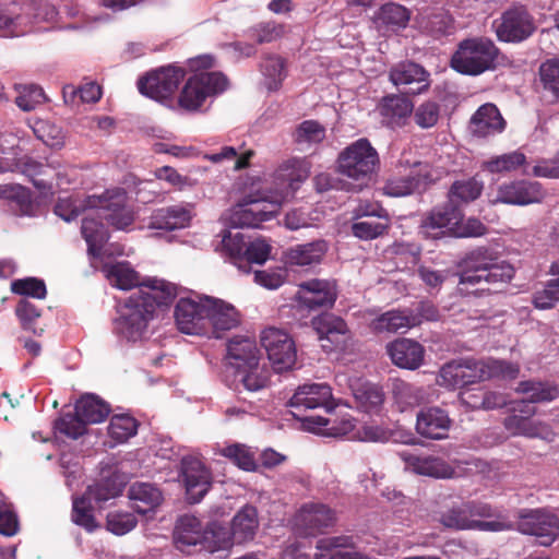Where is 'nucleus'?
Masks as SVG:
<instances>
[{"instance_id":"obj_15","label":"nucleus","mask_w":559,"mask_h":559,"mask_svg":"<svg viewBox=\"0 0 559 559\" xmlns=\"http://www.w3.org/2000/svg\"><path fill=\"white\" fill-rule=\"evenodd\" d=\"M544 198L540 183L536 181H514L499 186L495 193L489 195L492 205L507 204L524 206L538 203Z\"/></svg>"},{"instance_id":"obj_26","label":"nucleus","mask_w":559,"mask_h":559,"mask_svg":"<svg viewBox=\"0 0 559 559\" xmlns=\"http://www.w3.org/2000/svg\"><path fill=\"white\" fill-rule=\"evenodd\" d=\"M414 167L409 175L389 180L383 188L384 193L395 198L405 197L424 189L428 182L432 181L426 170L427 165L415 163Z\"/></svg>"},{"instance_id":"obj_19","label":"nucleus","mask_w":559,"mask_h":559,"mask_svg":"<svg viewBox=\"0 0 559 559\" xmlns=\"http://www.w3.org/2000/svg\"><path fill=\"white\" fill-rule=\"evenodd\" d=\"M335 521V511L321 502L305 503L295 515V525L305 535L324 533Z\"/></svg>"},{"instance_id":"obj_36","label":"nucleus","mask_w":559,"mask_h":559,"mask_svg":"<svg viewBox=\"0 0 559 559\" xmlns=\"http://www.w3.org/2000/svg\"><path fill=\"white\" fill-rule=\"evenodd\" d=\"M128 497L132 508L140 514L155 510L163 501L162 491L148 483L136 481L129 487Z\"/></svg>"},{"instance_id":"obj_13","label":"nucleus","mask_w":559,"mask_h":559,"mask_svg":"<svg viewBox=\"0 0 559 559\" xmlns=\"http://www.w3.org/2000/svg\"><path fill=\"white\" fill-rule=\"evenodd\" d=\"M260 340L276 372L287 371L294 367L297 352L288 333L271 326L262 331Z\"/></svg>"},{"instance_id":"obj_47","label":"nucleus","mask_w":559,"mask_h":559,"mask_svg":"<svg viewBox=\"0 0 559 559\" xmlns=\"http://www.w3.org/2000/svg\"><path fill=\"white\" fill-rule=\"evenodd\" d=\"M139 421L128 414H117L110 418L108 436L115 443H124L136 435Z\"/></svg>"},{"instance_id":"obj_46","label":"nucleus","mask_w":559,"mask_h":559,"mask_svg":"<svg viewBox=\"0 0 559 559\" xmlns=\"http://www.w3.org/2000/svg\"><path fill=\"white\" fill-rule=\"evenodd\" d=\"M127 205V193L122 188L106 190L90 195L84 210H123Z\"/></svg>"},{"instance_id":"obj_21","label":"nucleus","mask_w":559,"mask_h":559,"mask_svg":"<svg viewBox=\"0 0 559 559\" xmlns=\"http://www.w3.org/2000/svg\"><path fill=\"white\" fill-rule=\"evenodd\" d=\"M175 320L178 329L186 334H206L205 298L200 301L181 298L175 308Z\"/></svg>"},{"instance_id":"obj_54","label":"nucleus","mask_w":559,"mask_h":559,"mask_svg":"<svg viewBox=\"0 0 559 559\" xmlns=\"http://www.w3.org/2000/svg\"><path fill=\"white\" fill-rule=\"evenodd\" d=\"M439 521L447 528L464 531L471 530L474 519H469L466 504L463 502L443 511L440 514Z\"/></svg>"},{"instance_id":"obj_27","label":"nucleus","mask_w":559,"mask_h":559,"mask_svg":"<svg viewBox=\"0 0 559 559\" xmlns=\"http://www.w3.org/2000/svg\"><path fill=\"white\" fill-rule=\"evenodd\" d=\"M506 128V121L499 109L493 104L480 106L469 121L471 132L479 138H487L501 133Z\"/></svg>"},{"instance_id":"obj_7","label":"nucleus","mask_w":559,"mask_h":559,"mask_svg":"<svg viewBox=\"0 0 559 559\" xmlns=\"http://www.w3.org/2000/svg\"><path fill=\"white\" fill-rule=\"evenodd\" d=\"M289 406L294 409L292 414L304 421L309 430L328 426L330 419L322 416H307L304 413L308 409L322 407L330 412L332 405V390L326 383L304 384L297 389L289 400Z\"/></svg>"},{"instance_id":"obj_14","label":"nucleus","mask_w":559,"mask_h":559,"mask_svg":"<svg viewBox=\"0 0 559 559\" xmlns=\"http://www.w3.org/2000/svg\"><path fill=\"white\" fill-rule=\"evenodd\" d=\"M185 75L183 69L168 66L141 78L138 90L142 95L163 102L174 94Z\"/></svg>"},{"instance_id":"obj_32","label":"nucleus","mask_w":559,"mask_h":559,"mask_svg":"<svg viewBox=\"0 0 559 559\" xmlns=\"http://www.w3.org/2000/svg\"><path fill=\"white\" fill-rule=\"evenodd\" d=\"M103 272L112 287L128 290L133 287L147 290L145 284L147 280L141 282L140 274L127 261L107 263L103 266Z\"/></svg>"},{"instance_id":"obj_45","label":"nucleus","mask_w":559,"mask_h":559,"mask_svg":"<svg viewBox=\"0 0 559 559\" xmlns=\"http://www.w3.org/2000/svg\"><path fill=\"white\" fill-rule=\"evenodd\" d=\"M218 454L229 460L238 468L246 472H255L258 468L255 453L250 447L242 443L228 444L218 450Z\"/></svg>"},{"instance_id":"obj_28","label":"nucleus","mask_w":559,"mask_h":559,"mask_svg":"<svg viewBox=\"0 0 559 559\" xmlns=\"http://www.w3.org/2000/svg\"><path fill=\"white\" fill-rule=\"evenodd\" d=\"M378 110L382 117L383 123L395 128L406 123L414 110V105L411 99L405 96L388 95L381 99Z\"/></svg>"},{"instance_id":"obj_4","label":"nucleus","mask_w":559,"mask_h":559,"mask_svg":"<svg viewBox=\"0 0 559 559\" xmlns=\"http://www.w3.org/2000/svg\"><path fill=\"white\" fill-rule=\"evenodd\" d=\"M380 157L377 150L365 139H358L340 152L336 160L338 174L365 185L377 174Z\"/></svg>"},{"instance_id":"obj_11","label":"nucleus","mask_w":559,"mask_h":559,"mask_svg":"<svg viewBox=\"0 0 559 559\" xmlns=\"http://www.w3.org/2000/svg\"><path fill=\"white\" fill-rule=\"evenodd\" d=\"M460 364L466 385L490 379L513 380L520 373L519 364L507 360L467 358L460 359Z\"/></svg>"},{"instance_id":"obj_51","label":"nucleus","mask_w":559,"mask_h":559,"mask_svg":"<svg viewBox=\"0 0 559 559\" xmlns=\"http://www.w3.org/2000/svg\"><path fill=\"white\" fill-rule=\"evenodd\" d=\"M526 156L520 151H513L495 156L483 163V168L492 174L511 173L523 166Z\"/></svg>"},{"instance_id":"obj_35","label":"nucleus","mask_w":559,"mask_h":559,"mask_svg":"<svg viewBox=\"0 0 559 559\" xmlns=\"http://www.w3.org/2000/svg\"><path fill=\"white\" fill-rule=\"evenodd\" d=\"M411 12L404 5L389 2L383 4L374 15L378 31L383 33L397 32L407 26Z\"/></svg>"},{"instance_id":"obj_6","label":"nucleus","mask_w":559,"mask_h":559,"mask_svg":"<svg viewBox=\"0 0 559 559\" xmlns=\"http://www.w3.org/2000/svg\"><path fill=\"white\" fill-rule=\"evenodd\" d=\"M74 408V413H66L55 423L57 431L72 439L83 436L87 425L104 421L110 413L109 404L95 394L81 396Z\"/></svg>"},{"instance_id":"obj_50","label":"nucleus","mask_w":559,"mask_h":559,"mask_svg":"<svg viewBox=\"0 0 559 559\" xmlns=\"http://www.w3.org/2000/svg\"><path fill=\"white\" fill-rule=\"evenodd\" d=\"M261 71L269 91H277L287 75L285 61L278 56L265 57L261 63Z\"/></svg>"},{"instance_id":"obj_59","label":"nucleus","mask_w":559,"mask_h":559,"mask_svg":"<svg viewBox=\"0 0 559 559\" xmlns=\"http://www.w3.org/2000/svg\"><path fill=\"white\" fill-rule=\"evenodd\" d=\"M11 292L20 296L44 299L47 295L46 284L37 277H25L11 283Z\"/></svg>"},{"instance_id":"obj_5","label":"nucleus","mask_w":559,"mask_h":559,"mask_svg":"<svg viewBox=\"0 0 559 559\" xmlns=\"http://www.w3.org/2000/svg\"><path fill=\"white\" fill-rule=\"evenodd\" d=\"M499 50L484 37L462 40L451 58V67L465 75H479L496 67Z\"/></svg>"},{"instance_id":"obj_3","label":"nucleus","mask_w":559,"mask_h":559,"mask_svg":"<svg viewBox=\"0 0 559 559\" xmlns=\"http://www.w3.org/2000/svg\"><path fill=\"white\" fill-rule=\"evenodd\" d=\"M309 175L310 163L307 158H289L277 168L271 182L243 195L237 205L245 207L252 204L267 203L280 207L294 194L299 183L305 181Z\"/></svg>"},{"instance_id":"obj_23","label":"nucleus","mask_w":559,"mask_h":559,"mask_svg":"<svg viewBox=\"0 0 559 559\" xmlns=\"http://www.w3.org/2000/svg\"><path fill=\"white\" fill-rule=\"evenodd\" d=\"M298 299L309 309L330 308L336 300V293L330 282L314 278L299 284Z\"/></svg>"},{"instance_id":"obj_48","label":"nucleus","mask_w":559,"mask_h":559,"mask_svg":"<svg viewBox=\"0 0 559 559\" xmlns=\"http://www.w3.org/2000/svg\"><path fill=\"white\" fill-rule=\"evenodd\" d=\"M392 395L402 409L419 405L424 400V391L404 380L392 382Z\"/></svg>"},{"instance_id":"obj_42","label":"nucleus","mask_w":559,"mask_h":559,"mask_svg":"<svg viewBox=\"0 0 559 559\" xmlns=\"http://www.w3.org/2000/svg\"><path fill=\"white\" fill-rule=\"evenodd\" d=\"M362 216H366V221L354 223L352 231L354 236L360 239H373L381 236L390 225V217L388 212H362Z\"/></svg>"},{"instance_id":"obj_24","label":"nucleus","mask_w":559,"mask_h":559,"mask_svg":"<svg viewBox=\"0 0 559 559\" xmlns=\"http://www.w3.org/2000/svg\"><path fill=\"white\" fill-rule=\"evenodd\" d=\"M386 354L395 366L415 370L423 365L425 348L414 340L397 338L386 345Z\"/></svg>"},{"instance_id":"obj_56","label":"nucleus","mask_w":559,"mask_h":559,"mask_svg":"<svg viewBox=\"0 0 559 559\" xmlns=\"http://www.w3.org/2000/svg\"><path fill=\"white\" fill-rule=\"evenodd\" d=\"M313 323L320 340L326 338L335 342L338 335L345 334L347 331L346 322L331 314L322 316Z\"/></svg>"},{"instance_id":"obj_34","label":"nucleus","mask_w":559,"mask_h":559,"mask_svg":"<svg viewBox=\"0 0 559 559\" xmlns=\"http://www.w3.org/2000/svg\"><path fill=\"white\" fill-rule=\"evenodd\" d=\"M328 251V243L324 240L296 245L284 252V260L290 266H307L320 263Z\"/></svg>"},{"instance_id":"obj_20","label":"nucleus","mask_w":559,"mask_h":559,"mask_svg":"<svg viewBox=\"0 0 559 559\" xmlns=\"http://www.w3.org/2000/svg\"><path fill=\"white\" fill-rule=\"evenodd\" d=\"M206 334L221 338L226 331L237 328L240 316L236 308L222 299L205 297Z\"/></svg>"},{"instance_id":"obj_29","label":"nucleus","mask_w":559,"mask_h":559,"mask_svg":"<svg viewBox=\"0 0 559 559\" xmlns=\"http://www.w3.org/2000/svg\"><path fill=\"white\" fill-rule=\"evenodd\" d=\"M421 322L416 314L406 310H389L369 323L370 330L376 334L397 333L419 325Z\"/></svg>"},{"instance_id":"obj_61","label":"nucleus","mask_w":559,"mask_h":559,"mask_svg":"<svg viewBox=\"0 0 559 559\" xmlns=\"http://www.w3.org/2000/svg\"><path fill=\"white\" fill-rule=\"evenodd\" d=\"M463 376L460 360H452L442 366L437 382L448 389L463 388L466 386Z\"/></svg>"},{"instance_id":"obj_44","label":"nucleus","mask_w":559,"mask_h":559,"mask_svg":"<svg viewBox=\"0 0 559 559\" xmlns=\"http://www.w3.org/2000/svg\"><path fill=\"white\" fill-rule=\"evenodd\" d=\"M96 507L97 506L93 500L85 493L80 497H74L71 512L72 522L88 533L96 531L99 527V524L94 516V510Z\"/></svg>"},{"instance_id":"obj_33","label":"nucleus","mask_w":559,"mask_h":559,"mask_svg":"<svg viewBox=\"0 0 559 559\" xmlns=\"http://www.w3.org/2000/svg\"><path fill=\"white\" fill-rule=\"evenodd\" d=\"M226 358L228 364L237 370L261 360V354L253 338L235 336L227 343Z\"/></svg>"},{"instance_id":"obj_53","label":"nucleus","mask_w":559,"mask_h":559,"mask_svg":"<svg viewBox=\"0 0 559 559\" xmlns=\"http://www.w3.org/2000/svg\"><path fill=\"white\" fill-rule=\"evenodd\" d=\"M190 212H157L151 217L148 228L157 230H175L183 228L190 219Z\"/></svg>"},{"instance_id":"obj_30","label":"nucleus","mask_w":559,"mask_h":559,"mask_svg":"<svg viewBox=\"0 0 559 559\" xmlns=\"http://www.w3.org/2000/svg\"><path fill=\"white\" fill-rule=\"evenodd\" d=\"M203 532L201 521L194 515H182L177 520L174 530V542L181 551L189 552L190 547L202 548Z\"/></svg>"},{"instance_id":"obj_64","label":"nucleus","mask_w":559,"mask_h":559,"mask_svg":"<svg viewBox=\"0 0 559 559\" xmlns=\"http://www.w3.org/2000/svg\"><path fill=\"white\" fill-rule=\"evenodd\" d=\"M539 73L544 88L559 99V59L544 62Z\"/></svg>"},{"instance_id":"obj_41","label":"nucleus","mask_w":559,"mask_h":559,"mask_svg":"<svg viewBox=\"0 0 559 559\" xmlns=\"http://www.w3.org/2000/svg\"><path fill=\"white\" fill-rule=\"evenodd\" d=\"M235 381L249 392L264 389L270 381V371L260 360L235 370Z\"/></svg>"},{"instance_id":"obj_49","label":"nucleus","mask_w":559,"mask_h":559,"mask_svg":"<svg viewBox=\"0 0 559 559\" xmlns=\"http://www.w3.org/2000/svg\"><path fill=\"white\" fill-rule=\"evenodd\" d=\"M515 391L518 393L531 394L527 400V404L550 402L558 396V389L554 385L540 381L526 380L521 381Z\"/></svg>"},{"instance_id":"obj_22","label":"nucleus","mask_w":559,"mask_h":559,"mask_svg":"<svg viewBox=\"0 0 559 559\" xmlns=\"http://www.w3.org/2000/svg\"><path fill=\"white\" fill-rule=\"evenodd\" d=\"M452 420L447 411L431 406L420 409L416 416V431L424 438L441 440L448 437Z\"/></svg>"},{"instance_id":"obj_31","label":"nucleus","mask_w":559,"mask_h":559,"mask_svg":"<svg viewBox=\"0 0 559 559\" xmlns=\"http://www.w3.org/2000/svg\"><path fill=\"white\" fill-rule=\"evenodd\" d=\"M484 190V181L477 177L456 179L448 190V203L451 210H459L477 200Z\"/></svg>"},{"instance_id":"obj_8","label":"nucleus","mask_w":559,"mask_h":559,"mask_svg":"<svg viewBox=\"0 0 559 559\" xmlns=\"http://www.w3.org/2000/svg\"><path fill=\"white\" fill-rule=\"evenodd\" d=\"M227 83L226 76L219 72H197L185 83L178 106L187 112H197L209 97L224 92Z\"/></svg>"},{"instance_id":"obj_9","label":"nucleus","mask_w":559,"mask_h":559,"mask_svg":"<svg viewBox=\"0 0 559 559\" xmlns=\"http://www.w3.org/2000/svg\"><path fill=\"white\" fill-rule=\"evenodd\" d=\"M423 233L437 237L450 234L455 237H480L487 234V227L476 217L465 218L463 212H430L421 224Z\"/></svg>"},{"instance_id":"obj_18","label":"nucleus","mask_w":559,"mask_h":559,"mask_svg":"<svg viewBox=\"0 0 559 559\" xmlns=\"http://www.w3.org/2000/svg\"><path fill=\"white\" fill-rule=\"evenodd\" d=\"M180 475L189 502H200L212 486L211 471L199 459L188 456L181 461Z\"/></svg>"},{"instance_id":"obj_37","label":"nucleus","mask_w":559,"mask_h":559,"mask_svg":"<svg viewBox=\"0 0 559 559\" xmlns=\"http://www.w3.org/2000/svg\"><path fill=\"white\" fill-rule=\"evenodd\" d=\"M356 406L359 411L378 415L382 411L385 394L382 386L371 382H364L353 390Z\"/></svg>"},{"instance_id":"obj_58","label":"nucleus","mask_w":559,"mask_h":559,"mask_svg":"<svg viewBox=\"0 0 559 559\" xmlns=\"http://www.w3.org/2000/svg\"><path fill=\"white\" fill-rule=\"evenodd\" d=\"M0 199L5 201L8 205L23 209L31 205L32 192L19 183L1 185Z\"/></svg>"},{"instance_id":"obj_63","label":"nucleus","mask_w":559,"mask_h":559,"mask_svg":"<svg viewBox=\"0 0 559 559\" xmlns=\"http://www.w3.org/2000/svg\"><path fill=\"white\" fill-rule=\"evenodd\" d=\"M84 493L88 496L98 508H102V503L120 493V488L116 487L110 479H104L93 486H88Z\"/></svg>"},{"instance_id":"obj_39","label":"nucleus","mask_w":559,"mask_h":559,"mask_svg":"<svg viewBox=\"0 0 559 559\" xmlns=\"http://www.w3.org/2000/svg\"><path fill=\"white\" fill-rule=\"evenodd\" d=\"M404 461L416 474L436 478H451L454 469L442 459L427 456L420 457L414 454L403 455Z\"/></svg>"},{"instance_id":"obj_60","label":"nucleus","mask_w":559,"mask_h":559,"mask_svg":"<svg viewBox=\"0 0 559 559\" xmlns=\"http://www.w3.org/2000/svg\"><path fill=\"white\" fill-rule=\"evenodd\" d=\"M222 246L231 262L238 269H242V257L247 247L243 235L240 233L231 234L230 231H227L223 235Z\"/></svg>"},{"instance_id":"obj_43","label":"nucleus","mask_w":559,"mask_h":559,"mask_svg":"<svg viewBox=\"0 0 559 559\" xmlns=\"http://www.w3.org/2000/svg\"><path fill=\"white\" fill-rule=\"evenodd\" d=\"M235 543L230 528L218 522L210 523L203 532L202 549L209 552L226 550Z\"/></svg>"},{"instance_id":"obj_55","label":"nucleus","mask_w":559,"mask_h":559,"mask_svg":"<svg viewBox=\"0 0 559 559\" xmlns=\"http://www.w3.org/2000/svg\"><path fill=\"white\" fill-rule=\"evenodd\" d=\"M325 138V128L314 120L301 122L296 132L295 141L299 145L311 146L321 143Z\"/></svg>"},{"instance_id":"obj_40","label":"nucleus","mask_w":559,"mask_h":559,"mask_svg":"<svg viewBox=\"0 0 559 559\" xmlns=\"http://www.w3.org/2000/svg\"><path fill=\"white\" fill-rule=\"evenodd\" d=\"M81 233L87 243L88 255L99 258L109 239L106 226L95 217H85L82 219Z\"/></svg>"},{"instance_id":"obj_2","label":"nucleus","mask_w":559,"mask_h":559,"mask_svg":"<svg viewBox=\"0 0 559 559\" xmlns=\"http://www.w3.org/2000/svg\"><path fill=\"white\" fill-rule=\"evenodd\" d=\"M459 290L461 293L498 292L514 277L511 263L500 259L497 250L479 246L466 252L459 263Z\"/></svg>"},{"instance_id":"obj_1","label":"nucleus","mask_w":559,"mask_h":559,"mask_svg":"<svg viewBox=\"0 0 559 559\" xmlns=\"http://www.w3.org/2000/svg\"><path fill=\"white\" fill-rule=\"evenodd\" d=\"M147 290L133 293L116 320L117 332L128 341H138L145 333L156 307L168 306L177 297L175 284L159 278H147Z\"/></svg>"},{"instance_id":"obj_52","label":"nucleus","mask_w":559,"mask_h":559,"mask_svg":"<svg viewBox=\"0 0 559 559\" xmlns=\"http://www.w3.org/2000/svg\"><path fill=\"white\" fill-rule=\"evenodd\" d=\"M15 314L24 331L41 335L44 329L37 324L41 317V311L33 302L27 299H21L15 306Z\"/></svg>"},{"instance_id":"obj_38","label":"nucleus","mask_w":559,"mask_h":559,"mask_svg":"<svg viewBox=\"0 0 559 559\" xmlns=\"http://www.w3.org/2000/svg\"><path fill=\"white\" fill-rule=\"evenodd\" d=\"M259 526L255 507L246 504L234 516L230 531L236 544L253 539Z\"/></svg>"},{"instance_id":"obj_25","label":"nucleus","mask_w":559,"mask_h":559,"mask_svg":"<svg viewBox=\"0 0 559 559\" xmlns=\"http://www.w3.org/2000/svg\"><path fill=\"white\" fill-rule=\"evenodd\" d=\"M390 81L395 86H411L407 92L419 94L429 86V73L418 63L412 61L400 62L390 70Z\"/></svg>"},{"instance_id":"obj_17","label":"nucleus","mask_w":559,"mask_h":559,"mask_svg":"<svg viewBox=\"0 0 559 559\" xmlns=\"http://www.w3.org/2000/svg\"><path fill=\"white\" fill-rule=\"evenodd\" d=\"M535 31L534 21L523 5L507 10L497 26V36L502 41L519 43L530 37Z\"/></svg>"},{"instance_id":"obj_16","label":"nucleus","mask_w":559,"mask_h":559,"mask_svg":"<svg viewBox=\"0 0 559 559\" xmlns=\"http://www.w3.org/2000/svg\"><path fill=\"white\" fill-rule=\"evenodd\" d=\"M36 4L35 0H14L0 4V37H19L31 32V16L28 12Z\"/></svg>"},{"instance_id":"obj_12","label":"nucleus","mask_w":559,"mask_h":559,"mask_svg":"<svg viewBox=\"0 0 559 559\" xmlns=\"http://www.w3.org/2000/svg\"><path fill=\"white\" fill-rule=\"evenodd\" d=\"M515 530L535 536L540 546H550L559 536V519L543 509H524L519 512Z\"/></svg>"},{"instance_id":"obj_57","label":"nucleus","mask_w":559,"mask_h":559,"mask_svg":"<svg viewBox=\"0 0 559 559\" xmlns=\"http://www.w3.org/2000/svg\"><path fill=\"white\" fill-rule=\"evenodd\" d=\"M271 253V246L262 239H255L247 243L246 250L242 257V269L245 273L250 272V264H263Z\"/></svg>"},{"instance_id":"obj_10","label":"nucleus","mask_w":559,"mask_h":559,"mask_svg":"<svg viewBox=\"0 0 559 559\" xmlns=\"http://www.w3.org/2000/svg\"><path fill=\"white\" fill-rule=\"evenodd\" d=\"M509 412L510 414L504 417L502 425L511 436L534 439L546 438L550 433L548 424L532 419L537 409L527 404L525 400L512 402Z\"/></svg>"},{"instance_id":"obj_62","label":"nucleus","mask_w":559,"mask_h":559,"mask_svg":"<svg viewBox=\"0 0 559 559\" xmlns=\"http://www.w3.org/2000/svg\"><path fill=\"white\" fill-rule=\"evenodd\" d=\"M45 102V93L40 86L25 85L19 91L15 104L24 111H31Z\"/></svg>"}]
</instances>
